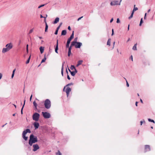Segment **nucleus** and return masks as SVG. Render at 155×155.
<instances>
[{
	"mask_svg": "<svg viewBox=\"0 0 155 155\" xmlns=\"http://www.w3.org/2000/svg\"><path fill=\"white\" fill-rule=\"evenodd\" d=\"M57 155H62L61 153L60 152L59 150L58 151V152L56 153Z\"/></svg>",
	"mask_w": 155,
	"mask_h": 155,
	"instance_id": "obj_35",
	"label": "nucleus"
},
{
	"mask_svg": "<svg viewBox=\"0 0 155 155\" xmlns=\"http://www.w3.org/2000/svg\"><path fill=\"white\" fill-rule=\"evenodd\" d=\"M59 18L58 17H57L55 19L54 21H53V23L56 24L59 22Z\"/></svg>",
	"mask_w": 155,
	"mask_h": 155,
	"instance_id": "obj_15",
	"label": "nucleus"
},
{
	"mask_svg": "<svg viewBox=\"0 0 155 155\" xmlns=\"http://www.w3.org/2000/svg\"><path fill=\"white\" fill-rule=\"evenodd\" d=\"M46 58L45 57V54L44 55V58L43 59H42V60H41V63H43V62H45V60H46Z\"/></svg>",
	"mask_w": 155,
	"mask_h": 155,
	"instance_id": "obj_27",
	"label": "nucleus"
},
{
	"mask_svg": "<svg viewBox=\"0 0 155 155\" xmlns=\"http://www.w3.org/2000/svg\"><path fill=\"white\" fill-rule=\"evenodd\" d=\"M121 0H120V2L118 0H114L111 2L110 3V5L112 6H114L115 5H120V2Z\"/></svg>",
	"mask_w": 155,
	"mask_h": 155,
	"instance_id": "obj_8",
	"label": "nucleus"
},
{
	"mask_svg": "<svg viewBox=\"0 0 155 155\" xmlns=\"http://www.w3.org/2000/svg\"><path fill=\"white\" fill-rule=\"evenodd\" d=\"M33 104L34 106L35 107V109H37V103L35 101H34L33 102Z\"/></svg>",
	"mask_w": 155,
	"mask_h": 155,
	"instance_id": "obj_24",
	"label": "nucleus"
},
{
	"mask_svg": "<svg viewBox=\"0 0 155 155\" xmlns=\"http://www.w3.org/2000/svg\"><path fill=\"white\" fill-rule=\"evenodd\" d=\"M71 51H68V56L69 57L71 55Z\"/></svg>",
	"mask_w": 155,
	"mask_h": 155,
	"instance_id": "obj_37",
	"label": "nucleus"
},
{
	"mask_svg": "<svg viewBox=\"0 0 155 155\" xmlns=\"http://www.w3.org/2000/svg\"><path fill=\"white\" fill-rule=\"evenodd\" d=\"M67 78L68 80H70L71 79V78H70V77L69 75H68V74H67Z\"/></svg>",
	"mask_w": 155,
	"mask_h": 155,
	"instance_id": "obj_43",
	"label": "nucleus"
},
{
	"mask_svg": "<svg viewBox=\"0 0 155 155\" xmlns=\"http://www.w3.org/2000/svg\"><path fill=\"white\" fill-rule=\"evenodd\" d=\"M66 73H67V74H68V72L67 69H66Z\"/></svg>",
	"mask_w": 155,
	"mask_h": 155,
	"instance_id": "obj_64",
	"label": "nucleus"
},
{
	"mask_svg": "<svg viewBox=\"0 0 155 155\" xmlns=\"http://www.w3.org/2000/svg\"><path fill=\"white\" fill-rule=\"evenodd\" d=\"M44 105L45 108L49 109L51 106V102L50 100L48 99H46L44 103Z\"/></svg>",
	"mask_w": 155,
	"mask_h": 155,
	"instance_id": "obj_5",
	"label": "nucleus"
},
{
	"mask_svg": "<svg viewBox=\"0 0 155 155\" xmlns=\"http://www.w3.org/2000/svg\"><path fill=\"white\" fill-rule=\"evenodd\" d=\"M47 16H48V15H47L46 14V15H45V16H44V18L45 19H46V18L47 17Z\"/></svg>",
	"mask_w": 155,
	"mask_h": 155,
	"instance_id": "obj_53",
	"label": "nucleus"
},
{
	"mask_svg": "<svg viewBox=\"0 0 155 155\" xmlns=\"http://www.w3.org/2000/svg\"><path fill=\"white\" fill-rule=\"evenodd\" d=\"M114 35V30L113 29L112 30V34H111V35L112 36Z\"/></svg>",
	"mask_w": 155,
	"mask_h": 155,
	"instance_id": "obj_42",
	"label": "nucleus"
},
{
	"mask_svg": "<svg viewBox=\"0 0 155 155\" xmlns=\"http://www.w3.org/2000/svg\"><path fill=\"white\" fill-rule=\"evenodd\" d=\"M68 69L69 71L71 73V75L72 76H74L75 74L74 72V71H71V70L69 68H68Z\"/></svg>",
	"mask_w": 155,
	"mask_h": 155,
	"instance_id": "obj_18",
	"label": "nucleus"
},
{
	"mask_svg": "<svg viewBox=\"0 0 155 155\" xmlns=\"http://www.w3.org/2000/svg\"><path fill=\"white\" fill-rule=\"evenodd\" d=\"M113 18H112L110 20V23H111L113 21Z\"/></svg>",
	"mask_w": 155,
	"mask_h": 155,
	"instance_id": "obj_50",
	"label": "nucleus"
},
{
	"mask_svg": "<svg viewBox=\"0 0 155 155\" xmlns=\"http://www.w3.org/2000/svg\"><path fill=\"white\" fill-rule=\"evenodd\" d=\"M120 22V20H119V18H117V23H119Z\"/></svg>",
	"mask_w": 155,
	"mask_h": 155,
	"instance_id": "obj_40",
	"label": "nucleus"
},
{
	"mask_svg": "<svg viewBox=\"0 0 155 155\" xmlns=\"http://www.w3.org/2000/svg\"><path fill=\"white\" fill-rule=\"evenodd\" d=\"M65 63V62L64 61L62 64V67L61 68V74L62 76H63V67L64 65V64Z\"/></svg>",
	"mask_w": 155,
	"mask_h": 155,
	"instance_id": "obj_20",
	"label": "nucleus"
},
{
	"mask_svg": "<svg viewBox=\"0 0 155 155\" xmlns=\"http://www.w3.org/2000/svg\"><path fill=\"white\" fill-rule=\"evenodd\" d=\"M33 31V30L32 29H31L30 31H29V33H32V32Z\"/></svg>",
	"mask_w": 155,
	"mask_h": 155,
	"instance_id": "obj_51",
	"label": "nucleus"
},
{
	"mask_svg": "<svg viewBox=\"0 0 155 155\" xmlns=\"http://www.w3.org/2000/svg\"><path fill=\"white\" fill-rule=\"evenodd\" d=\"M143 123H145V122L144 120H143V121H140V124L141 125H142Z\"/></svg>",
	"mask_w": 155,
	"mask_h": 155,
	"instance_id": "obj_36",
	"label": "nucleus"
},
{
	"mask_svg": "<svg viewBox=\"0 0 155 155\" xmlns=\"http://www.w3.org/2000/svg\"><path fill=\"white\" fill-rule=\"evenodd\" d=\"M137 44H135L132 48L133 50H137Z\"/></svg>",
	"mask_w": 155,
	"mask_h": 155,
	"instance_id": "obj_26",
	"label": "nucleus"
},
{
	"mask_svg": "<svg viewBox=\"0 0 155 155\" xmlns=\"http://www.w3.org/2000/svg\"><path fill=\"white\" fill-rule=\"evenodd\" d=\"M74 46L76 48H80L81 47L82 45V43L81 42H74Z\"/></svg>",
	"mask_w": 155,
	"mask_h": 155,
	"instance_id": "obj_9",
	"label": "nucleus"
},
{
	"mask_svg": "<svg viewBox=\"0 0 155 155\" xmlns=\"http://www.w3.org/2000/svg\"><path fill=\"white\" fill-rule=\"evenodd\" d=\"M23 108H24V106H22V107L21 109V114H23Z\"/></svg>",
	"mask_w": 155,
	"mask_h": 155,
	"instance_id": "obj_39",
	"label": "nucleus"
},
{
	"mask_svg": "<svg viewBox=\"0 0 155 155\" xmlns=\"http://www.w3.org/2000/svg\"><path fill=\"white\" fill-rule=\"evenodd\" d=\"M138 102H137V101H136V103H135V105L136 106H137V104H138Z\"/></svg>",
	"mask_w": 155,
	"mask_h": 155,
	"instance_id": "obj_56",
	"label": "nucleus"
},
{
	"mask_svg": "<svg viewBox=\"0 0 155 155\" xmlns=\"http://www.w3.org/2000/svg\"><path fill=\"white\" fill-rule=\"evenodd\" d=\"M146 15H147V13H145V14L144 17V19H146Z\"/></svg>",
	"mask_w": 155,
	"mask_h": 155,
	"instance_id": "obj_57",
	"label": "nucleus"
},
{
	"mask_svg": "<svg viewBox=\"0 0 155 155\" xmlns=\"http://www.w3.org/2000/svg\"><path fill=\"white\" fill-rule=\"evenodd\" d=\"M48 28V26L47 25V23H46L45 27V32H47Z\"/></svg>",
	"mask_w": 155,
	"mask_h": 155,
	"instance_id": "obj_22",
	"label": "nucleus"
},
{
	"mask_svg": "<svg viewBox=\"0 0 155 155\" xmlns=\"http://www.w3.org/2000/svg\"><path fill=\"white\" fill-rule=\"evenodd\" d=\"M150 146L149 145H145V152H146L150 151Z\"/></svg>",
	"mask_w": 155,
	"mask_h": 155,
	"instance_id": "obj_13",
	"label": "nucleus"
},
{
	"mask_svg": "<svg viewBox=\"0 0 155 155\" xmlns=\"http://www.w3.org/2000/svg\"><path fill=\"white\" fill-rule=\"evenodd\" d=\"M15 69H14L13 71H12V73H13V74H15Z\"/></svg>",
	"mask_w": 155,
	"mask_h": 155,
	"instance_id": "obj_58",
	"label": "nucleus"
},
{
	"mask_svg": "<svg viewBox=\"0 0 155 155\" xmlns=\"http://www.w3.org/2000/svg\"><path fill=\"white\" fill-rule=\"evenodd\" d=\"M83 18V16H81L80 18H78V19H77V21H79V20H81V18Z\"/></svg>",
	"mask_w": 155,
	"mask_h": 155,
	"instance_id": "obj_46",
	"label": "nucleus"
},
{
	"mask_svg": "<svg viewBox=\"0 0 155 155\" xmlns=\"http://www.w3.org/2000/svg\"><path fill=\"white\" fill-rule=\"evenodd\" d=\"M70 68L71 70H73V69H74L75 68L74 65H71Z\"/></svg>",
	"mask_w": 155,
	"mask_h": 155,
	"instance_id": "obj_31",
	"label": "nucleus"
},
{
	"mask_svg": "<svg viewBox=\"0 0 155 155\" xmlns=\"http://www.w3.org/2000/svg\"><path fill=\"white\" fill-rule=\"evenodd\" d=\"M46 4H42V5H39V6L38 7V8H41V7H43V6H44L45 5H46Z\"/></svg>",
	"mask_w": 155,
	"mask_h": 155,
	"instance_id": "obj_33",
	"label": "nucleus"
},
{
	"mask_svg": "<svg viewBox=\"0 0 155 155\" xmlns=\"http://www.w3.org/2000/svg\"><path fill=\"white\" fill-rule=\"evenodd\" d=\"M78 40V38L77 37H76V38H75L74 39V40L72 41L71 42V43H72V44H73V43H74V42H77V40Z\"/></svg>",
	"mask_w": 155,
	"mask_h": 155,
	"instance_id": "obj_29",
	"label": "nucleus"
},
{
	"mask_svg": "<svg viewBox=\"0 0 155 155\" xmlns=\"http://www.w3.org/2000/svg\"><path fill=\"white\" fill-rule=\"evenodd\" d=\"M74 31H72L71 35L70 37L68 39L67 42L66 47V48H68L69 47V44L71 40L74 38Z\"/></svg>",
	"mask_w": 155,
	"mask_h": 155,
	"instance_id": "obj_4",
	"label": "nucleus"
},
{
	"mask_svg": "<svg viewBox=\"0 0 155 155\" xmlns=\"http://www.w3.org/2000/svg\"><path fill=\"white\" fill-rule=\"evenodd\" d=\"M74 44H73L71 43L70 46H69V47L68 48V51H71L72 47V46H74Z\"/></svg>",
	"mask_w": 155,
	"mask_h": 155,
	"instance_id": "obj_19",
	"label": "nucleus"
},
{
	"mask_svg": "<svg viewBox=\"0 0 155 155\" xmlns=\"http://www.w3.org/2000/svg\"><path fill=\"white\" fill-rule=\"evenodd\" d=\"M58 31L56 30L54 32V34L55 35H57L58 34Z\"/></svg>",
	"mask_w": 155,
	"mask_h": 155,
	"instance_id": "obj_41",
	"label": "nucleus"
},
{
	"mask_svg": "<svg viewBox=\"0 0 155 155\" xmlns=\"http://www.w3.org/2000/svg\"><path fill=\"white\" fill-rule=\"evenodd\" d=\"M25 100L24 101V104H23V105L22 106H24H24H25Z\"/></svg>",
	"mask_w": 155,
	"mask_h": 155,
	"instance_id": "obj_55",
	"label": "nucleus"
},
{
	"mask_svg": "<svg viewBox=\"0 0 155 155\" xmlns=\"http://www.w3.org/2000/svg\"><path fill=\"white\" fill-rule=\"evenodd\" d=\"M38 141V140L36 136H34L33 134L30 135L28 143L30 146H31L33 144L35 143Z\"/></svg>",
	"mask_w": 155,
	"mask_h": 155,
	"instance_id": "obj_1",
	"label": "nucleus"
},
{
	"mask_svg": "<svg viewBox=\"0 0 155 155\" xmlns=\"http://www.w3.org/2000/svg\"><path fill=\"white\" fill-rule=\"evenodd\" d=\"M148 120L149 122L153 123H155V121L151 119L150 118L148 119Z\"/></svg>",
	"mask_w": 155,
	"mask_h": 155,
	"instance_id": "obj_30",
	"label": "nucleus"
},
{
	"mask_svg": "<svg viewBox=\"0 0 155 155\" xmlns=\"http://www.w3.org/2000/svg\"><path fill=\"white\" fill-rule=\"evenodd\" d=\"M58 40H57V43L56 44V46L55 48V52L57 53H58Z\"/></svg>",
	"mask_w": 155,
	"mask_h": 155,
	"instance_id": "obj_14",
	"label": "nucleus"
},
{
	"mask_svg": "<svg viewBox=\"0 0 155 155\" xmlns=\"http://www.w3.org/2000/svg\"><path fill=\"white\" fill-rule=\"evenodd\" d=\"M40 18H44V16H43L42 15H40Z\"/></svg>",
	"mask_w": 155,
	"mask_h": 155,
	"instance_id": "obj_61",
	"label": "nucleus"
},
{
	"mask_svg": "<svg viewBox=\"0 0 155 155\" xmlns=\"http://www.w3.org/2000/svg\"><path fill=\"white\" fill-rule=\"evenodd\" d=\"M33 125L35 128V129H37L38 128L39 126V124L38 122H35L34 123Z\"/></svg>",
	"mask_w": 155,
	"mask_h": 155,
	"instance_id": "obj_11",
	"label": "nucleus"
},
{
	"mask_svg": "<svg viewBox=\"0 0 155 155\" xmlns=\"http://www.w3.org/2000/svg\"><path fill=\"white\" fill-rule=\"evenodd\" d=\"M140 101L141 103H143V101L141 99H140Z\"/></svg>",
	"mask_w": 155,
	"mask_h": 155,
	"instance_id": "obj_63",
	"label": "nucleus"
},
{
	"mask_svg": "<svg viewBox=\"0 0 155 155\" xmlns=\"http://www.w3.org/2000/svg\"><path fill=\"white\" fill-rule=\"evenodd\" d=\"M31 131L30 129H27L25 130H24L22 133V137L23 139L25 140L26 141L28 139V137L26 136V134L27 133H31Z\"/></svg>",
	"mask_w": 155,
	"mask_h": 155,
	"instance_id": "obj_3",
	"label": "nucleus"
},
{
	"mask_svg": "<svg viewBox=\"0 0 155 155\" xmlns=\"http://www.w3.org/2000/svg\"><path fill=\"white\" fill-rule=\"evenodd\" d=\"M73 84L72 83H69L68 84H67L66 86H70V85H73Z\"/></svg>",
	"mask_w": 155,
	"mask_h": 155,
	"instance_id": "obj_44",
	"label": "nucleus"
},
{
	"mask_svg": "<svg viewBox=\"0 0 155 155\" xmlns=\"http://www.w3.org/2000/svg\"><path fill=\"white\" fill-rule=\"evenodd\" d=\"M134 14V13L132 12L130 16L128 18L129 19H130L131 18H132L133 17Z\"/></svg>",
	"mask_w": 155,
	"mask_h": 155,
	"instance_id": "obj_32",
	"label": "nucleus"
},
{
	"mask_svg": "<svg viewBox=\"0 0 155 155\" xmlns=\"http://www.w3.org/2000/svg\"><path fill=\"white\" fill-rule=\"evenodd\" d=\"M126 85L127 87H129V84L127 81H126Z\"/></svg>",
	"mask_w": 155,
	"mask_h": 155,
	"instance_id": "obj_47",
	"label": "nucleus"
},
{
	"mask_svg": "<svg viewBox=\"0 0 155 155\" xmlns=\"http://www.w3.org/2000/svg\"><path fill=\"white\" fill-rule=\"evenodd\" d=\"M143 23V18H141V20H140V24H139V25L140 26H141V24H142Z\"/></svg>",
	"mask_w": 155,
	"mask_h": 155,
	"instance_id": "obj_34",
	"label": "nucleus"
},
{
	"mask_svg": "<svg viewBox=\"0 0 155 155\" xmlns=\"http://www.w3.org/2000/svg\"><path fill=\"white\" fill-rule=\"evenodd\" d=\"M138 9V8L137 7H135V5H134V8L132 12L134 13V12L137 10Z\"/></svg>",
	"mask_w": 155,
	"mask_h": 155,
	"instance_id": "obj_23",
	"label": "nucleus"
},
{
	"mask_svg": "<svg viewBox=\"0 0 155 155\" xmlns=\"http://www.w3.org/2000/svg\"><path fill=\"white\" fill-rule=\"evenodd\" d=\"M2 77V74L0 73V80L1 79Z\"/></svg>",
	"mask_w": 155,
	"mask_h": 155,
	"instance_id": "obj_52",
	"label": "nucleus"
},
{
	"mask_svg": "<svg viewBox=\"0 0 155 155\" xmlns=\"http://www.w3.org/2000/svg\"><path fill=\"white\" fill-rule=\"evenodd\" d=\"M6 124H7V123H6L5 124H4V125H3L2 126V127H4V126H5V125H6Z\"/></svg>",
	"mask_w": 155,
	"mask_h": 155,
	"instance_id": "obj_62",
	"label": "nucleus"
},
{
	"mask_svg": "<svg viewBox=\"0 0 155 155\" xmlns=\"http://www.w3.org/2000/svg\"><path fill=\"white\" fill-rule=\"evenodd\" d=\"M42 114L43 116L45 118L47 119L51 117V115L48 112H42Z\"/></svg>",
	"mask_w": 155,
	"mask_h": 155,
	"instance_id": "obj_7",
	"label": "nucleus"
},
{
	"mask_svg": "<svg viewBox=\"0 0 155 155\" xmlns=\"http://www.w3.org/2000/svg\"><path fill=\"white\" fill-rule=\"evenodd\" d=\"M40 117V114L37 113H35L32 115V118L33 120L38 121Z\"/></svg>",
	"mask_w": 155,
	"mask_h": 155,
	"instance_id": "obj_6",
	"label": "nucleus"
},
{
	"mask_svg": "<svg viewBox=\"0 0 155 155\" xmlns=\"http://www.w3.org/2000/svg\"><path fill=\"white\" fill-rule=\"evenodd\" d=\"M28 45H26V51L27 53L28 52Z\"/></svg>",
	"mask_w": 155,
	"mask_h": 155,
	"instance_id": "obj_38",
	"label": "nucleus"
},
{
	"mask_svg": "<svg viewBox=\"0 0 155 155\" xmlns=\"http://www.w3.org/2000/svg\"><path fill=\"white\" fill-rule=\"evenodd\" d=\"M39 49L40 50L41 53V54H42L44 52V47L41 46L40 47Z\"/></svg>",
	"mask_w": 155,
	"mask_h": 155,
	"instance_id": "obj_16",
	"label": "nucleus"
},
{
	"mask_svg": "<svg viewBox=\"0 0 155 155\" xmlns=\"http://www.w3.org/2000/svg\"><path fill=\"white\" fill-rule=\"evenodd\" d=\"M14 74H13V73H12V78H13L14 77Z\"/></svg>",
	"mask_w": 155,
	"mask_h": 155,
	"instance_id": "obj_54",
	"label": "nucleus"
},
{
	"mask_svg": "<svg viewBox=\"0 0 155 155\" xmlns=\"http://www.w3.org/2000/svg\"><path fill=\"white\" fill-rule=\"evenodd\" d=\"M67 31L66 30H64L62 31L61 33V35H66Z\"/></svg>",
	"mask_w": 155,
	"mask_h": 155,
	"instance_id": "obj_17",
	"label": "nucleus"
},
{
	"mask_svg": "<svg viewBox=\"0 0 155 155\" xmlns=\"http://www.w3.org/2000/svg\"><path fill=\"white\" fill-rule=\"evenodd\" d=\"M68 30L69 31H70L71 30V28L70 26H68Z\"/></svg>",
	"mask_w": 155,
	"mask_h": 155,
	"instance_id": "obj_49",
	"label": "nucleus"
},
{
	"mask_svg": "<svg viewBox=\"0 0 155 155\" xmlns=\"http://www.w3.org/2000/svg\"><path fill=\"white\" fill-rule=\"evenodd\" d=\"M30 58H31V55H30L29 56V57L28 58V59L27 60L26 62V64H28L29 63V61H30Z\"/></svg>",
	"mask_w": 155,
	"mask_h": 155,
	"instance_id": "obj_28",
	"label": "nucleus"
},
{
	"mask_svg": "<svg viewBox=\"0 0 155 155\" xmlns=\"http://www.w3.org/2000/svg\"><path fill=\"white\" fill-rule=\"evenodd\" d=\"M59 28H59V27H57V28H56V30H58H58H59Z\"/></svg>",
	"mask_w": 155,
	"mask_h": 155,
	"instance_id": "obj_59",
	"label": "nucleus"
},
{
	"mask_svg": "<svg viewBox=\"0 0 155 155\" xmlns=\"http://www.w3.org/2000/svg\"><path fill=\"white\" fill-rule=\"evenodd\" d=\"M32 146L33 147L32 150L33 151H35L39 148V146L37 144H32Z\"/></svg>",
	"mask_w": 155,
	"mask_h": 155,
	"instance_id": "obj_10",
	"label": "nucleus"
},
{
	"mask_svg": "<svg viewBox=\"0 0 155 155\" xmlns=\"http://www.w3.org/2000/svg\"><path fill=\"white\" fill-rule=\"evenodd\" d=\"M74 72L75 73V74H76V73H77L78 72V71L75 68V69H74Z\"/></svg>",
	"mask_w": 155,
	"mask_h": 155,
	"instance_id": "obj_45",
	"label": "nucleus"
},
{
	"mask_svg": "<svg viewBox=\"0 0 155 155\" xmlns=\"http://www.w3.org/2000/svg\"><path fill=\"white\" fill-rule=\"evenodd\" d=\"M71 91V89L69 87H67L65 91L67 96L68 97L70 92Z\"/></svg>",
	"mask_w": 155,
	"mask_h": 155,
	"instance_id": "obj_12",
	"label": "nucleus"
},
{
	"mask_svg": "<svg viewBox=\"0 0 155 155\" xmlns=\"http://www.w3.org/2000/svg\"><path fill=\"white\" fill-rule=\"evenodd\" d=\"M110 40H111V39L110 38H109L108 41H107V45H108L109 46H110Z\"/></svg>",
	"mask_w": 155,
	"mask_h": 155,
	"instance_id": "obj_25",
	"label": "nucleus"
},
{
	"mask_svg": "<svg viewBox=\"0 0 155 155\" xmlns=\"http://www.w3.org/2000/svg\"><path fill=\"white\" fill-rule=\"evenodd\" d=\"M6 48H3L2 50V52L4 53L11 49L13 47V45L12 43L7 44L5 45Z\"/></svg>",
	"mask_w": 155,
	"mask_h": 155,
	"instance_id": "obj_2",
	"label": "nucleus"
},
{
	"mask_svg": "<svg viewBox=\"0 0 155 155\" xmlns=\"http://www.w3.org/2000/svg\"><path fill=\"white\" fill-rule=\"evenodd\" d=\"M83 62L82 60H79L78 61V64L77 65V66H79V65L81 64Z\"/></svg>",
	"mask_w": 155,
	"mask_h": 155,
	"instance_id": "obj_21",
	"label": "nucleus"
},
{
	"mask_svg": "<svg viewBox=\"0 0 155 155\" xmlns=\"http://www.w3.org/2000/svg\"><path fill=\"white\" fill-rule=\"evenodd\" d=\"M130 58H131V59L132 61H133V57L132 55L130 57Z\"/></svg>",
	"mask_w": 155,
	"mask_h": 155,
	"instance_id": "obj_60",
	"label": "nucleus"
},
{
	"mask_svg": "<svg viewBox=\"0 0 155 155\" xmlns=\"http://www.w3.org/2000/svg\"><path fill=\"white\" fill-rule=\"evenodd\" d=\"M24 144L26 146H28V145L27 144V143H26L25 142L24 143Z\"/></svg>",
	"mask_w": 155,
	"mask_h": 155,
	"instance_id": "obj_48",
	"label": "nucleus"
}]
</instances>
